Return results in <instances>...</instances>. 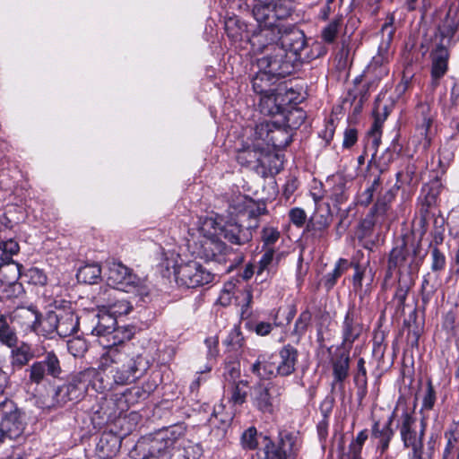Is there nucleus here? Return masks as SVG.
<instances>
[{
  "label": "nucleus",
  "mask_w": 459,
  "mask_h": 459,
  "mask_svg": "<svg viewBox=\"0 0 459 459\" xmlns=\"http://www.w3.org/2000/svg\"><path fill=\"white\" fill-rule=\"evenodd\" d=\"M280 361L276 365V373L281 377H288L296 369L298 351L290 344L284 345L279 351Z\"/></svg>",
  "instance_id": "23"
},
{
  "label": "nucleus",
  "mask_w": 459,
  "mask_h": 459,
  "mask_svg": "<svg viewBox=\"0 0 459 459\" xmlns=\"http://www.w3.org/2000/svg\"><path fill=\"white\" fill-rule=\"evenodd\" d=\"M281 390L275 383H258L251 390L252 403L260 411L272 413L274 399L281 394Z\"/></svg>",
  "instance_id": "17"
},
{
  "label": "nucleus",
  "mask_w": 459,
  "mask_h": 459,
  "mask_svg": "<svg viewBox=\"0 0 459 459\" xmlns=\"http://www.w3.org/2000/svg\"><path fill=\"white\" fill-rule=\"evenodd\" d=\"M1 426L9 439L17 440L23 437L26 428L25 414L10 399L4 398L0 403Z\"/></svg>",
  "instance_id": "11"
},
{
  "label": "nucleus",
  "mask_w": 459,
  "mask_h": 459,
  "mask_svg": "<svg viewBox=\"0 0 459 459\" xmlns=\"http://www.w3.org/2000/svg\"><path fill=\"white\" fill-rule=\"evenodd\" d=\"M436 403V391L432 382L429 380L426 385L425 394L422 399L421 410L430 411L433 409Z\"/></svg>",
  "instance_id": "53"
},
{
  "label": "nucleus",
  "mask_w": 459,
  "mask_h": 459,
  "mask_svg": "<svg viewBox=\"0 0 459 459\" xmlns=\"http://www.w3.org/2000/svg\"><path fill=\"white\" fill-rule=\"evenodd\" d=\"M291 140V134L287 129L273 123L267 145L275 149H283L290 143Z\"/></svg>",
  "instance_id": "32"
},
{
  "label": "nucleus",
  "mask_w": 459,
  "mask_h": 459,
  "mask_svg": "<svg viewBox=\"0 0 459 459\" xmlns=\"http://www.w3.org/2000/svg\"><path fill=\"white\" fill-rule=\"evenodd\" d=\"M58 318L57 314L55 312H48L43 319L39 318L38 328L47 335H51L54 333H57Z\"/></svg>",
  "instance_id": "41"
},
{
  "label": "nucleus",
  "mask_w": 459,
  "mask_h": 459,
  "mask_svg": "<svg viewBox=\"0 0 459 459\" xmlns=\"http://www.w3.org/2000/svg\"><path fill=\"white\" fill-rule=\"evenodd\" d=\"M394 18L390 17L382 28L381 33L383 41L378 48V53L375 56L368 66V73L373 74L377 78L380 79L388 74V69L385 65L388 59V48L393 39L394 28L393 26Z\"/></svg>",
  "instance_id": "15"
},
{
  "label": "nucleus",
  "mask_w": 459,
  "mask_h": 459,
  "mask_svg": "<svg viewBox=\"0 0 459 459\" xmlns=\"http://www.w3.org/2000/svg\"><path fill=\"white\" fill-rule=\"evenodd\" d=\"M413 283V278L399 277V283L394 299L399 308H403L408 292Z\"/></svg>",
  "instance_id": "38"
},
{
  "label": "nucleus",
  "mask_w": 459,
  "mask_h": 459,
  "mask_svg": "<svg viewBox=\"0 0 459 459\" xmlns=\"http://www.w3.org/2000/svg\"><path fill=\"white\" fill-rule=\"evenodd\" d=\"M398 429L404 447L414 448L423 446L425 423L421 421L419 425L413 411L405 409L402 412L398 423Z\"/></svg>",
  "instance_id": "13"
},
{
  "label": "nucleus",
  "mask_w": 459,
  "mask_h": 459,
  "mask_svg": "<svg viewBox=\"0 0 459 459\" xmlns=\"http://www.w3.org/2000/svg\"><path fill=\"white\" fill-rule=\"evenodd\" d=\"M394 414L386 421L381 423L379 420L374 421L371 427V438L375 442L377 451L382 456L388 448L391 440L394 437V431L392 429Z\"/></svg>",
  "instance_id": "20"
},
{
  "label": "nucleus",
  "mask_w": 459,
  "mask_h": 459,
  "mask_svg": "<svg viewBox=\"0 0 459 459\" xmlns=\"http://www.w3.org/2000/svg\"><path fill=\"white\" fill-rule=\"evenodd\" d=\"M446 265V258L443 252L437 247L431 250V271L437 274L443 272Z\"/></svg>",
  "instance_id": "42"
},
{
  "label": "nucleus",
  "mask_w": 459,
  "mask_h": 459,
  "mask_svg": "<svg viewBox=\"0 0 459 459\" xmlns=\"http://www.w3.org/2000/svg\"><path fill=\"white\" fill-rule=\"evenodd\" d=\"M280 238V231L274 227H264L261 233L263 241V248L270 247L274 245Z\"/></svg>",
  "instance_id": "47"
},
{
  "label": "nucleus",
  "mask_w": 459,
  "mask_h": 459,
  "mask_svg": "<svg viewBox=\"0 0 459 459\" xmlns=\"http://www.w3.org/2000/svg\"><path fill=\"white\" fill-rule=\"evenodd\" d=\"M257 430L255 427H250L245 430L241 436V445L245 449L253 450L256 448L258 443L256 440Z\"/></svg>",
  "instance_id": "51"
},
{
  "label": "nucleus",
  "mask_w": 459,
  "mask_h": 459,
  "mask_svg": "<svg viewBox=\"0 0 459 459\" xmlns=\"http://www.w3.org/2000/svg\"><path fill=\"white\" fill-rule=\"evenodd\" d=\"M34 357L30 346L22 342L19 345L12 347L11 363L13 367L22 368Z\"/></svg>",
  "instance_id": "31"
},
{
  "label": "nucleus",
  "mask_w": 459,
  "mask_h": 459,
  "mask_svg": "<svg viewBox=\"0 0 459 459\" xmlns=\"http://www.w3.org/2000/svg\"><path fill=\"white\" fill-rule=\"evenodd\" d=\"M332 221L330 209L326 205H319L307 221L304 237L307 241L316 244L325 239L328 228Z\"/></svg>",
  "instance_id": "14"
},
{
  "label": "nucleus",
  "mask_w": 459,
  "mask_h": 459,
  "mask_svg": "<svg viewBox=\"0 0 459 459\" xmlns=\"http://www.w3.org/2000/svg\"><path fill=\"white\" fill-rule=\"evenodd\" d=\"M342 21V16L340 15L335 17L332 22H330L321 32V38L324 42L327 44L333 43L337 38L339 29L341 27Z\"/></svg>",
  "instance_id": "37"
},
{
  "label": "nucleus",
  "mask_w": 459,
  "mask_h": 459,
  "mask_svg": "<svg viewBox=\"0 0 459 459\" xmlns=\"http://www.w3.org/2000/svg\"><path fill=\"white\" fill-rule=\"evenodd\" d=\"M247 381H238L232 387L231 401L236 404H242L245 403L247 398Z\"/></svg>",
  "instance_id": "50"
},
{
  "label": "nucleus",
  "mask_w": 459,
  "mask_h": 459,
  "mask_svg": "<svg viewBox=\"0 0 459 459\" xmlns=\"http://www.w3.org/2000/svg\"><path fill=\"white\" fill-rule=\"evenodd\" d=\"M215 225L213 219L205 218L197 230L193 244H189L193 254L206 261L215 260L228 251L227 245L216 234Z\"/></svg>",
  "instance_id": "5"
},
{
  "label": "nucleus",
  "mask_w": 459,
  "mask_h": 459,
  "mask_svg": "<svg viewBox=\"0 0 459 459\" xmlns=\"http://www.w3.org/2000/svg\"><path fill=\"white\" fill-rule=\"evenodd\" d=\"M381 185L380 176L375 178L370 186L363 191L359 198V203L361 205L368 206L373 200L374 194L377 191Z\"/></svg>",
  "instance_id": "46"
},
{
  "label": "nucleus",
  "mask_w": 459,
  "mask_h": 459,
  "mask_svg": "<svg viewBox=\"0 0 459 459\" xmlns=\"http://www.w3.org/2000/svg\"><path fill=\"white\" fill-rule=\"evenodd\" d=\"M10 385V378L6 372L0 368V403H3V399L5 389Z\"/></svg>",
  "instance_id": "60"
},
{
  "label": "nucleus",
  "mask_w": 459,
  "mask_h": 459,
  "mask_svg": "<svg viewBox=\"0 0 459 459\" xmlns=\"http://www.w3.org/2000/svg\"><path fill=\"white\" fill-rule=\"evenodd\" d=\"M20 266L12 259L1 262L0 265V281L3 284L16 286V281L20 277Z\"/></svg>",
  "instance_id": "30"
},
{
  "label": "nucleus",
  "mask_w": 459,
  "mask_h": 459,
  "mask_svg": "<svg viewBox=\"0 0 459 459\" xmlns=\"http://www.w3.org/2000/svg\"><path fill=\"white\" fill-rule=\"evenodd\" d=\"M255 51L268 50L269 53L257 59L258 69H264L276 78L285 77L293 73L297 57L294 55H288L282 48H277L269 41H264V47L258 49L253 48Z\"/></svg>",
  "instance_id": "7"
},
{
  "label": "nucleus",
  "mask_w": 459,
  "mask_h": 459,
  "mask_svg": "<svg viewBox=\"0 0 459 459\" xmlns=\"http://www.w3.org/2000/svg\"><path fill=\"white\" fill-rule=\"evenodd\" d=\"M282 20L279 19L276 22V26L279 30V34L275 39L271 37L264 38L260 43H254V36L259 32V30L255 32L250 39V43L253 48L257 47L258 49H262L264 47V41L273 43L277 48H282L288 55H294L297 57V62L300 58V53L307 45L306 37L303 31L297 29H284L282 25Z\"/></svg>",
  "instance_id": "9"
},
{
  "label": "nucleus",
  "mask_w": 459,
  "mask_h": 459,
  "mask_svg": "<svg viewBox=\"0 0 459 459\" xmlns=\"http://www.w3.org/2000/svg\"><path fill=\"white\" fill-rule=\"evenodd\" d=\"M349 265L348 260L340 258L335 264L334 269L325 274V286L327 289H332L336 284L337 280L348 270Z\"/></svg>",
  "instance_id": "35"
},
{
  "label": "nucleus",
  "mask_w": 459,
  "mask_h": 459,
  "mask_svg": "<svg viewBox=\"0 0 459 459\" xmlns=\"http://www.w3.org/2000/svg\"><path fill=\"white\" fill-rule=\"evenodd\" d=\"M445 437L447 441L442 459H459V443L457 437L454 432H446Z\"/></svg>",
  "instance_id": "39"
},
{
  "label": "nucleus",
  "mask_w": 459,
  "mask_h": 459,
  "mask_svg": "<svg viewBox=\"0 0 459 459\" xmlns=\"http://www.w3.org/2000/svg\"><path fill=\"white\" fill-rule=\"evenodd\" d=\"M420 244L408 238H402L389 253L385 281L396 270L401 278H413L420 270L422 260L419 257Z\"/></svg>",
  "instance_id": "4"
},
{
  "label": "nucleus",
  "mask_w": 459,
  "mask_h": 459,
  "mask_svg": "<svg viewBox=\"0 0 459 459\" xmlns=\"http://www.w3.org/2000/svg\"><path fill=\"white\" fill-rule=\"evenodd\" d=\"M350 357L348 353L342 352L333 362V378L335 383H339L341 386L342 382L348 377Z\"/></svg>",
  "instance_id": "33"
},
{
  "label": "nucleus",
  "mask_w": 459,
  "mask_h": 459,
  "mask_svg": "<svg viewBox=\"0 0 459 459\" xmlns=\"http://www.w3.org/2000/svg\"><path fill=\"white\" fill-rule=\"evenodd\" d=\"M253 16L259 24V32L254 36V43L263 41L264 38L271 37L273 39L279 34L275 28L279 19H285L290 15L291 3L290 0H255Z\"/></svg>",
  "instance_id": "3"
},
{
  "label": "nucleus",
  "mask_w": 459,
  "mask_h": 459,
  "mask_svg": "<svg viewBox=\"0 0 459 459\" xmlns=\"http://www.w3.org/2000/svg\"><path fill=\"white\" fill-rule=\"evenodd\" d=\"M436 117V111L428 102H420L415 109V129L423 138L422 146L428 149L431 143V126Z\"/></svg>",
  "instance_id": "18"
},
{
  "label": "nucleus",
  "mask_w": 459,
  "mask_h": 459,
  "mask_svg": "<svg viewBox=\"0 0 459 459\" xmlns=\"http://www.w3.org/2000/svg\"><path fill=\"white\" fill-rule=\"evenodd\" d=\"M269 354L259 355L256 361L252 365L251 371L259 378H269L276 372V365L272 361Z\"/></svg>",
  "instance_id": "29"
},
{
  "label": "nucleus",
  "mask_w": 459,
  "mask_h": 459,
  "mask_svg": "<svg viewBox=\"0 0 459 459\" xmlns=\"http://www.w3.org/2000/svg\"><path fill=\"white\" fill-rule=\"evenodd\" d=\"M95 375V369L88 368L79 372L72 381L59 386L54 395L56 406H63L68 402L79 401L85 394L88 382Z\"/></svg>",
  "instance_id": "12"
},
{
  "label": "nucleus",
  "mask_w": 459,
  "mask_h": 459,
  "mask_svg": "<svg viewBox=\"0 0 459 459\" xmlns=\"http://www.w3.org/2000/svg\"><path fill=\"white\" fill-rule=\"evenodd\" d=\"M106 275L108 284L114 289L140 296L148 294L145 281L120 262L108 263Z\"/></svg>",
  "instance_id": "8"
},
{
  "label": "nucleus",
  "mask_w": 459,
  "mask_h": 459,
  "mask_svg": "<svg viewBox=\"0 0 459 459\" xmlns=\"http://www.w3.org/2000/svg\"><path fill=\"white\" fill-rule=\"evenodd\" d=\"M225 30L232 40H238L242 38L243 28L235 18H230L225 22Z\"/></svg>",
  "instance_id": "49"
},
{
  "label": "nucleus",
  "mask_w": 459,
  "mask_h": 459,
  "mask_svg": "<svg viewBox=\"0 0 459 459\" xmlns=\"http://www.w3.org/2000/svg\"><path fill=\"white\" fill-rule=\"evenodd\" d=\"M385 122V117H380L379 107H376L374 110V122L368 132L369 136L372 139V145L374 148H377L381 142L382 126Z\"/></svg>",
  "instance_id": "36"
},
{
  "label": "nucleus",
  "mask_w": 459,
  "mask_h": 459,
  "mask_svg": "<svg viewBox=\"0 0 459 459\" xmlns=\"http://www.w3.org/2000/svg\"><path fill=\"white\" fill-rule=\"evenodd\" d=\"M331 196L334 202L339 204L347 200L348 195L345 189V184L342 180H340V182L332 188Z\"/></svg>",
  "instance_id": "55"
},
{
  "label": "nucleus",
  "mask_w": 459,
  "mask_h": 459,
  "mask_svg": "<svg viewBox=\"0 0 459 459\" xmlns=\"http://www.w3.org/2000/svg\"><path fill=\"white\" fill-rule=\"evenodd\" d=\"M117 320L110 315L99 316L97 325L91 333L98 337V342L106 351L99 359V370H110L113 381L117 385H130L143 377L151 367L147 356L134 352L128 342L134 336L129 326L116 327Z\"/></svg>",
  "instance_id": "1"
},
{
  "label": "nucleus",
  "mask_w": 459,
  "mask_h": 459,
  "mask_svg": "<svg viewBox=\"0 0 459 459\" xmlns=\"http://www.w3.org/2000/svg\"><path fill=\"white\" fill-rule=\"evenodd\" d=\"M244 338L238 328H233L227 338L224 340V344L231 350L237 351L242 347Z\"/></svg>",
  "instance_id": "52"
},
{
  "label": "nucleus",
  "mask_w": 459,
  "mask_h": 459,
  "mask_svg": "<svg viewBox=\"0 0 459 459\" xmlns=\"http://www.w3.org/2000/svg\"><path fill=\"white\" fill-rule=\"evenodd\" d=\"M264 253L256 266V279L260 278L261 281L266 280L270 274V271L273 265H277L279 256H275V250L272 247L263 248Z\"/></svg>",
  "instance_id": "26"
},
{
  "label": "nucleus",
  "mask_w": 459,
  "mask_h": 459,
  "mask_svg": "<svg viewBox=\"0 0 459 459\" xmlns=\"http://www.w3.org/2000/svg\"><path fill=\"white\" fill-rule=\"evenodd\" d=\"M175 279L179 286L198 288L211 283L214 273L197 261H189L178 264L174 271Z\"/></svg>",
  "instance_id": "10"
},
{
  "label": "nucleus",
  "mask_w": 459,
  "mask_h": 459,
  "mask_svg": "<svg viewBox=\"0 0 459 459\" xmlns=\"http://www.w3.org/2000/svg\"><path fill=\"white\" fill-rule=\"evenodd\" d=\"M290 221L297 227H302L307 220V214L303 209L293 208L289 213Z\"/></svg>",
  "instance_id": "57"
},
{
  "label": "nucleus",
  "mask_w": 459,
  "mask_h": 459,
  "mask_svg": "<svg viewBox=\"0 0 459 459\" xmlns=\"http://www.w3.org/2000/svg\"><path fill=\"white\" fill-rule=\"evenodd\" d=\"M358 140V133L354 128H348L344 132V138L342 146L344 148H350L353 146Z\"/></svg>",
  "instance_id": "59"
},
{
  "label": "nucleus",
  "mask_w": 459,
  "mask_h": 459,
  "mask_svg": "<svg viewBox=\"0 0 459 459\" xmlns=\"http://www.w3.org/2000/svg\"><path fill=\"white\" fill-rule=\"evenodd\" d=\"M335 131V126L333 120L325 124V128L319 132V137L325 141V145H328L332 141Z\"/></svg>",
  "instance_id": "58"
},
{
  "label": "nucleus",
  "mask_w": 459,
  "mask_h": 459,
  "mask_svg": "<svg viewBox=\"0 0 459 459\" xmlns=\"http://www.w3.org/2000/svg\"><path fill=\"white\" fill-rule=\"evenodd\" d=\"M220 232L223 238L233 245L242 246L252 239L250 228H243L235 221H227L221 228Z\"/></svg>",
  "instance_id": "22"
},
{
  "label": "nucleus",
  "mask_w": 459,
  "mask_h": 459,
  "mask_svg": "<svg viewBox=\"0 0 459 459\" xmlns=\"http://www.w3.org/2000/svg\"><path fill=\"white\" fill-rule=\"evenodd\" d=\"M362 445L351 441L349 446L348 456L350 459H361Z\"/></svg>",
  "instance_id": "61"
},
{
  "label": "nucleus",
  "mask_w": 459,
  "mask_h": 459,
  "mask_svg": "<svg viewBox=\"0 0 459 459\" xmlns=\"http://www.w3.org/2000/svg\"><path fill=\"white\" fill-rule=\"evenodd\" d=\"M394 199V194L392 190L386 191L382 196L378 197L374 205V211L379 215H384L389 209V204Z\"/></svg>",
  "instance_id": "45"
},
{
  "label": "nucleus",
  "mask_w": 459,
  "mask_h": 459,
  "mask_svg": "<svg viewBox=\"0 0 459 459\" xmlns=\"http://www.w3.org/2000/svg\"><path fill=\"white\" fill-rule=\"evenodd\" d=\"M362 332L363 325L361 323L360 316L354 306L350 307L342 325V345L351 349Z\"/></svg>",
  "instance_id": "19"
},
{
  "label": "nucleus",
  "mask_w": 459,
  "mask_h": 459,
  "mask_svg": "<svg viewBox=\"0 0 459 459\" xmlns=\"http://www.w3.org/2000/svg\"><path fill=\"white\" fill-rule=\"evenodd\" d=\"M68 351L74 357H82L88 350L87 342L81 337H74L67 342Z\"/></svg>",
  "instance_id": "43"
},
{
  "label": "nucleus",
  "mask_w": 459,
  "mask_h": 459,
  "mask_svg": "<svg viewBox=\"0 0 459 459\" xmlns=\"http://www.w3.org/2000/svg\"><path fill=\"white\" fill-rule=\"evenodd\" d=\"M0 342L9 348L18 344V337L13 329L4 320H0Z\"/></svg>",
  "instance_id": "40"
},
{
  "label": "nucleus",
  "mask_w": 459,
  "mask_h": 459,
  "mask_svg": "<svg viewBox=\"0 0 459 459\" xmlns=\"http://www.w3.org/2000/svg\"><path fill=\"white\" fill-rule=\"evenodd\" d=\"M0 249H1V257H4V260L11 259L10 256L15 255L19 251V245L13 239H9L7 241H0Z\"/></svg>",
  "instance_id": "54"
},
{
  "label": "nucleus",
  "mask_w": 459,
  "mask_h": 459,
  "mask_svg": "<svg viewBox=\"0 0 459 459\" xmlns=\"http://www.w3.org/2000/svg\"><path fill=\"white\" fill-rule=\"evenodd\" d=\"M61 371L59 359L54 352H48L43 359L35 361L27 369L30 383L36 385L43 383L48 377H58Z\"/></svg>",
  "instance_id": "16"
},
{
  "label": "nucleus",
  "mask_w": 459,
  "mask_h": 459,
  "mask_svg": "<svg viewBox=\"0 0 459 459\" xmlns=\"http://www.w3.org/2000/svg\"><path fill=\"white\" fill-rule=\"evenodd\" d=\"M294 437L289 433L281 434L276 445L267 439L264 446V459H289L293 454Z\"/></svg>",
  "instance_id": "21"
},
{
  "label": "nucleus",
  "mask_w": 459,
  "mask_h": 459,
  "mask_svg": "<svg viewBox=\"0 0 459 459\" xmlns=\"http://www.w3.org/2000/svg\"><path fill=\"white\" fill-rule=\"evenodd\" d=\"M186 428L183 425H174L169 428L160 441L152 446L153 453L148 459H190L189 448L191 442L186 440Z\"/></svg>",
  "instance_id": "6"
},
{
  "label": "nucleus",
  "mask_w": 459,
  "mask_h": 459,
  "mask_svg": "<svg viewBox=\"0 0 459 459\" xmlns=\"http://www.w3.org/2000/svg\"><path fill=\"white\" fill-rule=\"evenodd\" d=\"M57 334L61 337L70 336L79 327V319L72 311H62L57 314Z\"/></svg>",
  "instance_id": "25"
},
{
  "label": "nucleus",
  "mask_w": 459,
  "mask_h": 459,
  "mask_svg": "<svg viewBox=\"0 0 459 459\" xmlns=\"http://www.w3.org/2000/svg\"><path fill=\"white\" fill-rule=\"evenodd\" d=\"M108 306L114 315H127L132 310V306L126 300H117Z\"/></svg>",
  "instance_id": "56"
},
{
  "label": "nucleus",
  "mask_w": 459,
  "mask_h": 459,
  "mask_svg": "<svg viewBox=\"0 0 459 459\" xmlns=\"http://www.w3.org/2000/svg\"><path fill=\"white\" fill-rule=\"evenodd\" d=\"M278 78L264 69H258L252 80V87L255 93L262 95L275 90L274 83Z\"/></svg>",
  "instance_id": "27"
},
{
  "label": "nucleus",
  "mask_w": 459,
  "mask_h": 459,
  "mask_svg": "<svg viewBox=\"0 0 459 459\" xmlns=\"http://www.w3.org/2000/svg\"><path fill=\"white\" fill-rule=\"evenodd\" d=\"M273 123L269 121H263L258 123L255 127V139L261 140L266 145L268 144V141L270 138L271 131L273 128Z\"/></svg>",
  "instance_id": "48"
},
{
  "label": "nucleus",
  "mask_w": 459,
  "mask_h": 459,
  "mask_svg": "<svg viewBox=\"0 0 459 459\" xmlns=\"http://www.w3.org/2000/svg\"><path fill=\"white\" fill-rule=\"evenodd\" d=\"M311 319L312 314L310 313L309 310H305L301 312L295 322L293 333L298 336L303 335L306 333L308 325H310Z\"/></svg>",
  "instance_id": "44"
},
{
  "label": "nucleus",
  "mask_w": 459,
  "mask_h": 459,
  "mask_svg": "<svg viewBox=\"0 0 459 459\" xmlns=\"http://www.w3.org/2000/svg\"><path fill=\"white\" fill-rule=\"evenodd\" d=\"M255 273H256V267L252 264H248L245 266L241 273V277L244 280L248 281L249 279H251Z\"/></svg>",
  "instance_id": "64"
},
{
  "label": "nucleus",
  "mask_w": 459,
  "mask_h": 459,
  "mask_svg": "<svg viewBox=\"0 0 459 459\" xmlns=\"http://www.w3.org/2000/svg\"><path fill=\"white\" fill-rule=\"evenodd\" d=\"M457 8L450 6L446 20L438 29L435 38V48L430 53L432 84L436 87L438 81L448 69V47L452 39L459 31V17H455Z\"/></svg>",
  "instance_id": "2"
},
{
  "label": "nucleus",
  "mask_w": 459,
  "mask_h": 459,
  "mask_svg": "<svg viewBox=\"0 0 459 459\" xmlns=\"http://www.w3.org/2000/svg\"><path fill=\"white\" fill-rule=\"evenodd\" d=\"M277 89L260 95L259 108L261 113L271 116L279 114L281 111V103L279 102L280 93Z\"/></svg>",
  "instance_id": "28"
},
{
  "label": "nucleus",
  "mask_w": 459,
  "mask_h": 459,
  "mask_svg": "<svg viewBox=\"0 0 459 459\" xmlns=\"http://www.w3.org/2000/svg\"><path fill=\"white\" fill-rule=\"evenodd\" d=\"M39 313L31 308H18L13 315L15 322L24 331H37L39 323Z\"/></svg>",
  "instance_id": "24"
},
{
  "label": "nucleus",
  "mask_w": 459,
  "mask_h": 459,
  "mask_svg": "<svg viewBox=\"0 0 459 459\" xmlns=\"http://www.w3.org/2000/svg\"><path fill=\"white\" fill-rule=\"evenodd\" d=\"M101 276V268L98 264H88L82 266L76 274L80 282L86 284L96 283Z\"/></svg>",
  "instance_id": "34"
},
{
  "label": "nucleus",
  "mask_w": 459,
  "mask_h": 459,
  "mask_svg": "<svg viewBox=\"0 0 459 459\" xmlns=\"http://www.w3.org/2000/svg\"><path fill=\"white\" fill-rule=\"evenodd\" d=\"M355 273L353 275V285L356 288H361L362 287V280L364 276V270L360 268V266L356 264L354 265Z\"/></svg>",
  "instance_id": "63"
},
{
  "label": "nucleus",
  "mask_w": 459,
  "mask_h": 459,
  "mask_svg": "<svg viewBox=\"0 0 459 459\" xmlns=\"http://www.w3.org/2000/svg\"><path fill=\"white\" fill-rule=\"evenodd\" d=\"M273 325L267 322H259L255 326V332L261 336H265L271 333Z\"/></svg>",
  "instance_id": "62"
}]
</instances>
